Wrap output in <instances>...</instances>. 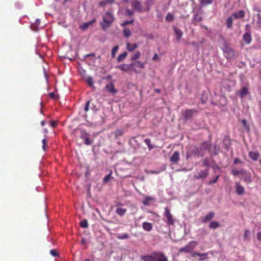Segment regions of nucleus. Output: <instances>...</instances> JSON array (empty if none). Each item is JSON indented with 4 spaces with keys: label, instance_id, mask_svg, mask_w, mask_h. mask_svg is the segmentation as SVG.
<instances>
[{
    "label": "nucleus",
    "instance_id": "f03ea898",
    "mask_svg": "<svg viewBox=\"0 0 261 261\" xmlns=\"http://www.w3.org/2000/svg\"><path fill=\"white\" fill-rule=\"evenodd\" d=\"M114 21V16L110 12H106L102 17V22H101V26L103 30L109 28Z\"/></svg>",
    "mask_w": 261,
    "mask_h": 261
},
{
    "label": "nucleus",
    "instance_id": "49530a36",
    "mask_svg": "<svg viewBox=\"0 0 261 261\" xmlns=\"http://www.w3.org/2000/svg\"><path fill=\"white\" fill-rule=\"evenodd\" d=\"M123 34L125 37H129L132 35L131 31L128 29H124L123 30Z\"/></svg>",
    "mask_w": 261,
    "mask_h": 261
},
{
    "label": "nucleus",
    "instance_id": "09e8293b",
    "mask_svg": "<svg viewBox=\"0 0 261 261\" xmlns=\"http://www.w3.org/2000/svg\"><path fill=\"white\" fill-rule=\"evenodd\" d=\"M166 20L167 21H169V22L172 21L174 20L173 15L170 13H168L166 17Z\"/></svg>",
    "mask_w": 261,
    "mask_h": 261
},
{
    "label": "nucleus",
    "instance_id": "5701e85b",
    "mask_svg": "<svg viewBox=\"0 0 261 261\" xmlns=\"http://www.w3.org/2000/svg\"><path fill=\"white\" fill-rule=\"evenodd\" d=\"M191 255L193 257H195L196 256L202 257V258H200V260L205 259L207 258V253H198L197 252H194L192 253Z\"/></svg>",
    "mask_w": 261,
    "mask_h": 261
},
{
    "label": "nucleus",
    "instance_id": "b1692460",
    "mask_svg": "<svg viewBox=\"0 0 261 261\" xmlns=\"http://www.w3.org/2000/svg\"><path fill=\"white\" fill-rule=\"evenodd\" d=\"M249 156L253 161H256L259 156V154L256 151H250L249 153Z\"/></svg>",
    "mask_w": 261,
    "mask_h": 261
},
{
    "label": "nucleus",
    "instance_id": "412c9836",
    "mask_svg": "<svg viewBox=\"0 0 261 261\" xmlns=\"http://www.w3.org/2000/svg\"><path fill=\"white\" fill-rule=\"evenodd\" d=\"M233 23V17L230 16L228 17L225 20V25L227 29H231Z\"/></svg>",
    "mask_w": 261,
    "mask_h": 261
},
{
    "label": "nucleus",
    "instance_id": "052dcab7",
    "mask_svg": "<svg viewBox=\"0 0 261 261\" xmlns=\"http://www.w3.org/2000/svg\"><path fill=\"white\" fill-rule=\"evenodd\" d=\"M136 61L133 62L130 64H128V65L130 66V70L132 69L134 67H136Z\"/></svg>",
    "mask_w": 261,
    "mask_h": 261
},
{
    "label": "nucleus",
    "instance_id": "13d9d810",
    "mask_svg": "<svg viewBox=\"0 0 261 261\" xmlns=\"http://www.w3.org/2000/svg\"><path fill=\"white\" fill-rule=\"evenodd\" d=\"M89 105H90V101H87L85 107V108H84V110L85 111V112H87L89 110Z\"/></svg>",
    "mask_w": 261,
    "mask_h": 261
},
{
    "label": "nucleus",
    "instance_id": "4d7b16f0",
    "mask_svg": "<svg viewBox=\"0 0 261 261\" xmlns=\"http://www.w3.org/2000/svg\"><path fill=\"white\" fill-rule=\"evenodd\" d=\"M43 145H42V148L45 151L46 150V146L47 144V142L45 139H43L42 141Z\"/></svg>",
    "mask_w": 261,
    "mask_h": 261
},
{
    "label": "nucleus",
    "instance_id": "79ce46f5",
    "mask_svg": "<svg viewBox=\"0 0 261 261\" xmlns=\"http://www.w3.org/2000/svg\"><path fill=\"white\" fill-rule=\"evenodd\" d=\"M118 49H119V46L118 45L114 46L112 48V53H111L112 58H114L115 57L116 54L117 52L118 51Z\"/></svg>",
    "mask_w": 261,
    "mask_h": 261
},
{
    "label": "nucleus",
    "instance_id": "473e14b6",
    "mask_svg": "<svg viewBox=\"0 0 261 261\" xmlns=\"http://www.w3.org/2000/svg\"><path fill=\"white\" fill-rule=\"evenodd\" d=\"M86 81L87 83L88 84V85L90 87L94 88V81H93V79L92 77H91V76H88L86 79Z\"/></svg>",
    "mask_w": 261,
    "mask_h": 261
},
{
    "label": "nucleus",
    "instance_id": "1a4fd4ad",
    "mask_svg": "<svg viewBox=\"0 0 261 261\" xmlns=\"http://www.w3.org/2000/svg\"><path fill=\"white\" fill-rule=\"evenodd\" d=\"M154 255V261H168V257L165 254L159 251L153 252Z\"/></svg>",
    "mask_w": 261,
    "mask_h": 261
},
{
    "label": "nucleus",
    "instance_id": "37998d69",
    "mask_svg": "<svg viewBox=\"0 0 261 261\" xmlns=\"http://www.w3.org/2000/svg\"><path fill=\"white\" fill-rule=\"evenodd\" d=\"M244 170L242 169L240 170H238L236 169H233L231 170V172L233 175H238L239 174H242V173H244Z\"/></svg>",
    "mask_w": 261,
    "mask_h": 261
},
{
    "label": "nucleus",
    "instance_id": "7ed1b4c3",
    "mask_svg": "<svg viewBox=\"0 0 261 261\" xmlns=\"http://www.w3.org/2000/svg\"><path fill=\"white\" fill-rule=\"evenodd\" d=\"M165 212L164 216L166 218V223L168 226L174 225L175 223V219L170 212V210L168 207H165Z\"/></svg>",
    "mask_w": 261,
    "mask_h": 261
},
{
    "label": "nucleus",
    "instance_id": "ea45409f",
    "mask_svg": "<svg viewBox=\"0 0 261 261\" xmlns=\"http://www.w3.org/2000/svg\"><path fill=\"white\" fill-rule=\"evenodd\" d=\"M257 19L256 20V29H260L261 28V15L260 14L258 13L257 14Z\"/></svg>",
    "mask_w": 261,
    "mask_h": 261
},
{
    "label": "nucleus",
    "instance_id": "6e6d98bb",
    "mask_svg": "<svg viewBox=\"0 0 261 261\" xmlns=\"http://www.w3.org/2000/svg\"><path fill=\"white\" fill-rule=\"evenodd\" d=\"M134 11L129 9H127L125 11V14L127 16H130L134 14Z\"/></svg>",
    "mask_w": 261,
    "mask_h": 261
},
{
    "label": "nucleus",
    "instance_id": "cd10ccee",
    "mask_svg": "<svg viewBox=\"0 0 261 261\" xmlns=\"http://www.w3.org/2000/svg\"><path fill=\"white\" fill-rule=\"evenodd\" d=\"M116 139H117L119 137L122 136L124 134V131L121 129H117L114 133Z\"/></svg>",
    "mask_w": 261,
    "mask_h": 261
},
{
    "label": "nucleus",
    "instance_id": "3c124183",
    "mask_svg": "<svg viewBox=\"0 0 261 261\" xmlns=\"http://www.w3.org/2000/svg\"><path fill=\"white\" fill-rule=\"evenodd\" d=\"M134 20L133 19L129 21H128V20L124 21L121 24V25L122 27H124L128 24H132L134 22Z\"/></svg>",
    "mask_w": 261,
    "mask_h": 261
},
{
    "label": "nucleus",
    "instance_id": "603ef678",
    "mask_svg": "<svg viewBox=\"0 0 261 261\" xmlns=\"http://www.w3.org/2000/svg\"><path fill=\"white\" fill-rule=\"evenodd\" d=\"M203 167H209L210 165L209 160L207 159H205L202 164Z\"/></svg>",
    "mask_w": 261,
    "mask_h": 261
},
{
    "label": "nucleus",
    "instance_id": "c85d7f7f",
    "mask_svg": "<svg viewBox=\"0 0 261 261\" xmlns=\"http://www.w3.org/2000/svg\"><path fill=\"white\" fill-rule=\"evenodd\" d=\"M127 53L126 51H124L122 54H120L117 58V62H120L123 61L127 57Z\"/></svg>",
    "mask_w": 261,
    "mask_h": 261
},
{
    "label": "nucleus",
    "instance_id": "5fc2aeb1",
    "mask_svg": "<svg viewBox=\"0 0 261 261\" xmlns=\"http://www.w3.org/2000/svg\"><path fill=\"white\" fill-rule=\"evenodd\" d=\"M111 173H110V174H109L107 175L104 177V178H103V182H104V183H107V182H108L109 181V180H110V178H111Z\"/></svg>",
    "mask_w": 261,
    "mask_h": 261
},
{
    "label": "nucleus",
    "instance_id": "72a5a7b5",
    "mask_svg": "<svg viewBox=\"0 0 261 261\" xmlns=\"http://www.w3.org/2000/svg\"><path fill=\"white\" fill-rule=\"evenodd\" d=\"M220 224L217 221H212L209 227L212 229H216L219 227Z\"/></svg>",
    "mask_w": 261,
    "mask_h": 261
},
{
    "label": "nucleus",
    "instance_id": "0eeeda50",
    "mask_svg": "<svg viewBox=\"0 0 261 261\" xmlns=\"http://www.w3.org/2000/svg\"><path fill=\"white\" fill-rule=\"evenodd\" d=\"M224 56L227 59H231L234 55V50L230 47L227 46H225L223 49Z\"/></svg>",
    "mask_w": 261,
    "mask_h": 261
},
{
    "label": "nucleus",
    "instance_id": "bb28decb",
    "mask_svg": "<svg viewBox=\"0 0 261 261\" xmlns=\"http://www.w3.org/2000/svg\"><path fill=\"white\" fill-rule=\"evenodd\" d=\"M126 212V208H123L121 207H117L116 210V214L121 217H122L123 216H124V215L125 214Z\"/></svg>",
    "mask_w": 261,
    "mask_h": 261
},
{
    "label": "nucleus",
    "instance_id": "e2e57ef3",
    "mask_svg": "<svg viewBox=\"0 0 261 261\" xmlns=\"http://www.w3.org/2000/svg\"><path fill=\"white\" fill-rule=\"evenodd\" d=\"M256 237L258 240L261 241V231L257 232Z\"/></svg>",
    "mask_w": 261,
    "mask_h": 261
},
{
    "label": "nucleus",
    "instance_id": "6ab92c4d",
    "mask_svg": "<svg viewBox=\"0 0 261 261\" xmlns=\"http://www.w3.org/2000/svg\"><path fill=\"white\" fill-rule=\"evenodd\" d=\"M141 258L143 261H154V255L153 252L151 255H142Z\"/></svg>",
    "mask_w": 261,
    "mask_h": 261
},
{
    "label": "nucleus",
    "instance_id": "f704fd0d",
    "mask_svg": "<svg viewBox=\"0 0 261 261\" xmlns=\"http://www.w3.org/2000/svg\"><path fill=\"white\" fill-rule=\"evenodd\" d=\"M95 20L94 19L91 21H89V22H88L86 23H84L82 25L80 26V28L83 30H86L88 28V27L90 25H91L93 23V22H95Z\"/></svg>",
    "mask_w": 261,
    "mask_h": 261
},
{
    "label": "nucleus",
    "instance_id": "de8ad7c7",
    "mask_svg": "<svg viewBox=\"0 0 261 261\" xmlns=\"http://www.w3.org/2000/svg\"><path fill=\"white\" fill-rule=\"evenodd\" d=\"M136 67L140 68H144L145 67V63L141 62L140 61H136Z\"/></svg>",
    "mask_w": 261,
    "mask_h": 261
},
{
    "label": "nucleus",
    "instance_id": "58836bf2",
    "mask_svg": "<svg viewBox=\"0 0 261 261\" xmlns=\"http://www.w3.org/2000/svg\"><path fill=\"white\" fill-rule=\"evenodd\" d=\"M114 0H105L99 3V6H105L108 4H112L114 3Z\"/></svg>",
    "mask_w": 261,
    "mask_h": 261
},
{
    "label": "nucleus",
    "instance_id": "7c9ffc66",
    "mask_svg": "<svg viewBox=\"0 0 261 261\" xmlns=\"http://www.w3.org/2000/svg\"><path fill=\"white\" fill-rule=\"evenodd\" d=\"M116 237L119 240H124L129 238V235L126 233L123 234H118L116 235Z\"/></svg>",
    "mask_w": 261,
    "mask_h": 261
},
{
    "label": "nucleus",
    "instance_id": "393cba45",
    "mask_svg": "<svg viewBox=\"0 0 261 261\" xmlns=\"http://www.w3.org/2000/svg\"><path fill=\"white\" fill-rule=\"evenodd\" d=\"M236 193L238 195H242L244 193V187L242 186L239 183H237L236 184Z\"/></svg>",
    "mask_w": 261,
    "mask_h": 261
},
{
    "label": "nucleus",
    "instance_id": "20e7f679",
    "mask_svg": "<svg viewBox=\"0 0 261 261\" xmlns=\"http://www.w3.org/2000/svg\"><path fill=\"white\" fill-rule=\"evenodd\" d=\"M198 113L195 109H187L181 112V115L186 120L192 119Z\"/></svg>",
    "mask_w": 261,
    "mask_h": 261
},
{
    "label": "nucleus",
    "instance_id": "69168bd1",
    "mask_svg": "<svg viewBox=\"0 0 261 261\" xmlns=\"http://www.w3.org/2000/svg\"><path fill=\"white\" fill-rule=\"evenodd\" d=\"M153 1L154 0H147V5L150 6L152 5L153 4Z\"/></svg>",
    "mask_w": 261,
    "mask_h": 261
},
{
    "label": "nucleus",
    "instance_id": "f8f14e48",
    "mask_svg": "<svg viewBox=\"0 0 261 261\" xmlns=\"http://www.w3.org/2000/svg\"><path fill=\"white\" fill-rule=\"evenodd\" d=\"M245 12L244 10H240L233 13L231 16L234 19H241L244 17Z\"/></svg>",
    "mask_w": 261,
    "mask_h": 261
},
{
    "label": "nucleus",
    "instance_id": "680f3d73",
    "mask_svg": "<svg viewBox=\"0 0 261 261\" xmlns=\"http://www.w3.org/2000/svg\"><path fill=\"white\" fill-rule=\"evenodd\" d=\"M49 96L52 99H56V95L53 92L50 93L49 94Z\"/></svg>",
    "mask_w": 261,
    "mask_h": 261
},
{
    "label": "nucleus",
    "instance_id": "4c0bfd02",
    "mask_svg": "<svg viewBox=\"0 0 261 261\" xmlns=\"http://www.w3.org/2000/svg\"><path fill=\"white\" fill-rule=\"evenodd\" d=\"M200 1V4L201 6H206L207 5L211 4L213 0H199Z\"/></svg>",
    "mask_w": 261,
    "mask_h": 261
},
{
    "label": "nucleus",
    "instance_id": "c9c22d12",
    "mask_svg": "<svg viewBox=\"0 0 261 261\" xmlns=\"http://www.w3.org/2000/svg\"><path fill=\"white\" fill-rule=\"evenodd\" d=\"M141 56V53L140 51H136L131 57V60L134 61L140 58Z\"/></svg>",
    "mask_w": 261,
    "mask_h": 261
},
{
    "label": "nucleus",
    "instance_id": "a19ab883",
    "mask_svg": "<svg viewBox=\"0 0 261 261\" xmlns=\"http://www.w3.org/2000/svg\"><path fill=\"white\" fill-rule=\"evenodd\" d=\"M203 19L202 17L199 14H196L194 16L193 20L196 22H199Z\"/></svg>",
    "mask_w": 261,
    "mask_h": 261
},
{
    "label": "nucleus",
    "instance_id": "aec40b11",
    "mask_svg": "<svg viewBox=\"0 0 261 261\" xmlns=\"http://www.w3.org/2000/svg\"><path fill=\"white\" fill-rule=\"evenodd\" d=\"M215 216V213L213 212H210L207 215L205 216V217H203L202 219V222L203 223H205L206 222L211 220Z\"/></svg>",
    "mask_w": 261,
    "mask_h": 261
},
{
    "label": "nucleus",
    "instance_id": "9b49d317",
    "mask_svg": "<svg viewBox=\"0 0 261 261\" xmlns=\"http://www.w3.org/2000/svg\"><path fill=\"white\" fill-rule=\"evenodd\" d=\"M105 88L109 92L113 94H115L117 93V90L115 88L114 84L112 82L107 84Z\"/></svg>",
    "mask_w": 261,
    "mask_h": 261
},
{
    "label": "nucleus",
    "instance_id": "2eb2a0df",
    "mask_svg": "<svg viewBox=\"0 0 261 261\" xmlns=\"http://www.w3.org/2000/svg\"><path fill=\"white\" fill-rule=\"evenodd\" d=\"M132 7L139 12L142 11V5L140 2L135 1L132 4Z\"/></svg>",
    "mask_w": 261,
    "mask_h": 261
},
{
    "label": "nucleus",
    "instance_id": "4be33fe9",
    "mask_svg": "<svg viewBox=\"0 0 261 261\" xmlns=\"http://www.w3.org/2000/svg\"><path fill=\"white\" fill-rule=\"evenodd\" d=\"M116 68L119 69L122 71L127 72L130 70V66L128 64H123L117 66Z\"/></svg>",
    "mask_w": 261,
    "mask_h": 261
},
{
    "label": "nucleus",
    "instance_id": "9d476101",
    "mask_svg": "<svg viewBox=\"0 0 261 261\" xmlns=\"http://www.w3.org/2000/svg\"><path fill=\"white\" fill-rule=\"evenodd\" d=\"M208 169L200 170L198 174L194 176V178L196 179L205 178L208 175Z\"/></svg>",
    "mask_w": 261,
    "mask_h": 261
},
{
    "label": "nucleus",
    "instance_id": "a18cd8bd",
    "mask_svg": "<svg viewBox=\"0 0 261 261\" xmlns=\"http://www.w3.org/2000/svg\"><path fill=\"white\" fill-rule=\"evenodd\" d=\"M88 222H87V220L86 219L82 220L80 222V226L82 228H87V227H88Z\"/></svg>",
    "mask_w": 261,
    "mask_h": 261
},
{
    "label": "nucleus",
    "instance_id": "bf43d9fd",
    "mask_svg": "<svg viewBox=\"0 0 261 261\" xmlns=\"http://www.w3.org/2000/svg\"><path fill=\"white\" fill-rule=\"evenodd\" d=\"M50 125L52 127L54 128L57 125V122L54 121H51L50 122Z\"/></svg>",
    "mask_w": 261,
    "mask_h": 261
},
{
    "label": "nucleus",
    "instance_id": "f3484780",
    "mask_svg": "<svg viewBox=\"0 0 261 261\" xmlns=\"http://www.w3.org/2000/svg\"><path fill=\"white\" fill-rule=\"evenodd\" d=\"M152 227L153 226L151 223L144 222L142 223V228L144 230L150 231L152 230Z\"/></svg>",
    "mask_w": 261,
    "mask_h": 261
},
{
    "label": "nucleus",
    "instance_id": "338daca9",
    "mask_svg": "<svg viewBox=\"0 0 261 261\" xmlns=\"http://www.w3.org/2000/svg\"><path fill=\"white\" fill-rule=\"evenodd\" d=\"M218 177H219V176H218L214 180L210 181V184H214V183L216 182Z\"/></svg>",
    "mask_w": 261,
    "mask_h": 261
},
{
    "label": "nucleus",
    "instance_id": "774afa93",
    "mask_svg": "<svg viewBox=\"0 0 261 261\" xmlns=\"http://www.w3.org/2000/svg\"><path fill=\"white\" fill-rule=\"evenodd\" d=\"M158 57V56L157 54H155L154 55V56H153V57H152V59L153 60H157Z\"/></svg>",
    "mask_w": 261,
    "mask_h": 261
},
{
    "label": "nucleus",
    "instance_id": "e433bc0d",
    "mask_svg": "<svg viewBox=\"0 0 261 261\" xmlns=\"http://www.w3.org/2000/svg\"><path fill=\"white\" fill-rule=\"evenodd\" d=\"M144 142L148 146L149 150H151L153 148H154V147L151 144V140L150 139H145L144 140Z\"/></svg>",
    "mask_w": 261,
    "mask_h": 261
},
{
    "label": "nucleus",
    "instance_id": "4468645a",
    "mask_svg": "<svg viewBox=\"0 0 261 261\" xmlns=\"http://www.w3.org/2000/svg\"><path fill=\"white\" fill-rule=\"evenodd\" d=\"M241 178L247 184L251 182L250 174L246 172L245 170L244 173H242Z\"/></svg>",
    "mask_w": 261,
    "mask_h": 261
},
{
    "label": "nucleus",
    "instance_id": "a878e982",
    "mask_svg": "<svg viewBox=\"0 0 261 261\" xmlns=\"http://www.w3.org/2000/svg\"><path fill=\"white\" fill-rule=\"evenodd\" d=\"M138 47L137 44H132L130 43H126V48L129 51H133Z\"/></svg>",
    "mask_w": 261,
    "mask_h": 261
},
{
    "label": "nucleus",
    "instance_id": "864d4df0",
    "mask_svg": "<svg viewBox=\"0 0 261 261\" xmlns=\"http://www.w3.org/2000/svg\"><path fill=\"white\" fill-rule=\"evenodd\" d=\"M50 254L55 257L58 256L59 255L58 252L56 249H52L50 251Z\"/></svg>",
    "mask_w": 261,
    "mask_h": 261
},
{
    "label": "nucleus",
    "instance_id": "0e129e2a",
    "mask_svg": "<svg viewBox=\"0 0 261 261\" xmlns=\"http://www.w3.org/2000/svg\"><path fill=\"white\" fill-rule=\"evenodd\" d=\"M228 144H226L225 143V148H226V149L227 150H228L229 149V146H230V141L229 140H228Z\"/></svg>",
    "mask_w": 261,
    "mask_h": 261
},
{
    "label": "nucleus",
    "instance_id": "c756f323",
    "mask_svg": "<svg viewBox=\"0 0 261 261\" xmlns=\"http://www.w3.org/2000/svg\"><path fill=\"white\" fill-rule=\"evenodd\" d=\"M248 93V88L246 87H243L240 91V96L243 98L245 97Z\"/></svg>",
    "mask_w": 261,
    "mask_h": 261
},
{
    "label": "nucleus",
    "instance_id": "2f4dec72",
    "mask_svg": "<svg viewBox=\"0 0 261 261\" xmlns=\"http://www.w3.org/2000/svg\"><path fill=\"white\" fill-rule=\"evenodd\" d=\"M153 200V198L150 196H146L143 201V203L144 205H148L150 202Z\"/></svg>",
    "mask_w": 261,
    "mask_h": 261
},
{
    "label": "nucleus",
    "instance_id": "39448f33",
    "mask_svg": "<svg viewBox=\"0 0 261 261\" xmlns=\"http://www.w3.org/2000/svg\"><path fill=\"white\" fill-rule=\"evenodd\" d=\"M198 243L196 241H191L185 247L179 249V252L188 253L194 250L195 247L197 245Z\"/></svg>",
    "mask_w": 261,
    "mask_h": 261
},
{
    "label": "nucleus",
    "instance_id": "423d86ee",
    "mask_svg": "<svg viewBox=\"0 0 261 261\" xmlns=\"http://www.w3.org/2000/svg\"><path fill=\"white\" fill-rule=\"evenodd\" d=\"M197 148L199 152V156H202L204 155L205 151L210 148V145L207 142L204 141L200 144V146L197 147Z\"/></svg>",
    "mask_w": 261,
    "mask_h": 261
},
{
    "label": "nucleus",
    "instance_id": "a211bd4d",
    "mask_svg": "<svg viewBox=\"0 0 261 261\" xmlns=\"http://www.w3.org/2000/svg\"><path fill=\"white\" fill-rule=\"evenodd\" d=\"M173 30L177 40H180L183 35L182 31L176 27H174Z\"/></svg>",
    "mask_w": 261,
    "mask_h": 261
},
{
    "label": "nucleus",
    "instance_id": "ddd939ff",
    "mask_svg": "<svg viewBox=\"0 0 261 261\" xmlns=\"http://www.w3.org/2000/svg\"><path fill=\"white\" fill-rule=\"evenodd\" d=\"M243 40L244 42L247 44H249L251 43L252 38L251 36V33L249 30H248L244 34L243 36Z\"/></svg>",
    "mask_w": 261,
    "mask_h": 261
},
{
    "label": "nucleus",
    "instance_id": "f257e3e1",
    "mask_svg": "<svg viewBox=\"0 0 261 261\" xmlns=\"http://www.w3.org/2000/svg\"><path fill=\"white\" fill-rule=\"evenodd\" d=\"M73 134L75 137H79L84 140L86 145H90L92 144V141L89 139L90 135L86 130L81 128H76L73 132Z\"/></svg>",
    "mask_w": 261,
    "mask_h": 261
},
{
    "label": "nucleus",
    "instance_id": "c03bdc74",
    "mask_svg": "<svg viewBox=\"0 0 261 261\" xmlns=\"http://www.w3.org/2000/svg\"><path fill=\"white\" fill-rule=\"evenodd\" d=\"M241 122H242V124H243V126L244 127V128L247 131H249V126L248 124L247 123V122L246 120L242 119L241 120Z\"/></svg>",
    "mask_w": 261,
    "mask_h": 261
},
{
    "label": "nucleus",
    "instance_id": "8fccbe9b",
    "mask_svg": "<svg viewBox=\"0 0 261 261\" xmlns=\"http://www.w3.org/2000/svg\"><path fill=\"white\" fill-rule=\"evenodd\" d=\"M249 233H250V231L248 230H246L245 231V233H244V236H243L244 240L246 241V240H249Z\"/></svg>",
    "mask_w": 261,
    "mask_h": 261
},
{
    "label": "nucleus",
    "instance_id": "dca6fc26",
    "mask_svg": "<svg viewBox=\"0 0 261 261\" xmlns=\"http://www.w3.org/2000/svg\"><path fill=\"white\" fill-rule=\"evenodd\" d=\"M179 160V153L177 151H175L173 153L170 159V161L174 163H177Z\"/></svg>",
    "mask_w": 261,
    "mask_h": 261
},
{
    "label": "nucleus",
    "instance_id": "6e6552de",
    "mask_svg": "<svg viewBox=\"0 0 261 261\" xmlns=\"http://www.w3.org/2000/svg\"><path fill=\"white\" fill-rule=\"evenodd\" d=\"M198 152H199L198 151L197 146H191L187 151L186 154V159H188L192 156H199Z\"/></svg>",
    "mask_w": 261,
    "mask_h": 261
}]
</instances>
